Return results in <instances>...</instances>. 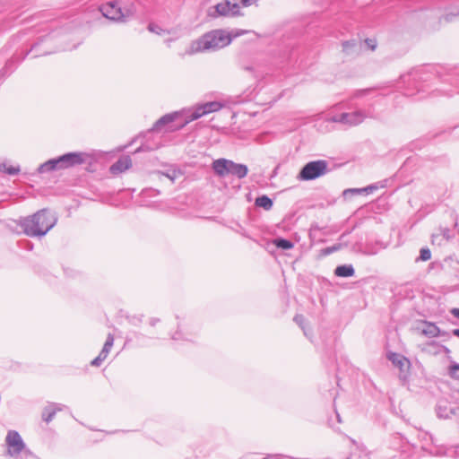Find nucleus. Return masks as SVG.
Instances as JSON below:
<instances>
[{
    "label": "nucleus",
    "instance_id": "f257e3e1",
    "mask_svg": "<svg viewBox=\"0 0 459 459\" xmlns=\"http://www.w3.org/2000/svg\"><path fill=\"white\" fill-rule=\"evenodd\" d=\"M206 114L207 111L204 108L203 105L196 107L189 117L180 122H178V119L183 116L181 111L166 114L154 123L153 126L148 130L147 134L175 132L182 129L189 122L198 119Z\"/></svg>",
    "mask_w": 459,
    "mask_h": 459
},
{
    "label": "nucleus",
    "instance_id": "f03ea898",
    "mask_svg": "<svg viewBox=\"0 0 459 459\" xmlns=\"http://www.w3.org/2000/svg\"><path fill=\"white\" fill-rule=\"evenodd\" d=\"M56 218L50 214L47 209H42L32 216L23 218L20 221V226L28 236H44L56 223Z\"/></svg>",
    "mask_w": 459,
    "mask_h": 459
},
{
    "label": "nucleus",
    "instance_id": "7ed1b4c3",
    "mask_svg": "<svg viewBox=\"0 0 459 459\" xmlns=\"http://www.w3.org/2000/svg\"><path fill=\"white\" fill-rule=\"evenodd\" d=\"M231 42L230 36L223 30H217L204 34L199 39L193 41L187 54L206 50H216L228 46Z\"/></svg>",
    "mask_w": 459,
    "mask_h": 459
},
{
    "label": "nucleus",
    "instance_id": "20e7f679",
    "mask_svg": "<svg viewBox=\"0 0 459 459\" xmlns=\"http://www.w3.org/2000/svg\"><path fill=\"white\" fill-rule=\"evenodd\" d=\"M84 154L82 152H69L56 159H51L41 164L38 170L45 173L53 170L64 169L84 162Z\"/></svg>",
    "mask_w": 459,
    "mask_h": 459
},
{
    "label": "nucleus",
    "instance_id": "39448f33",
    "mask_svg": "<svg viewBox=\"0 0 459 459\" xmlns=\"http://www.w3.org/2000/svg\"><path fill=\"white\" fill-rule=\"evenodd\" d=\"M212 169L219 177H226L229 174L234 175L238 178H243L247 175L248 169L244 164L235 163L227 159H218L212 162Z\"/></svg>",
    "mask_w": 459,
    "mask_h": 459
},
{
    "label": "nucleus",
    "instance_id": "423d86ee",
    "mask_svg": "<svg viewBox=\"0 0 459 459\" xmlns=\"http://www.w3.org/2000/svg\"><path fill=\"white\" fill-rule=\"evenodd\" d=\"M328 172V162L325 160H318L307 162L299 171L298 179L309 181L316 179Z\"/></svg>",
    "mask_w": 459,
    "mask_h": 459
},
{
    "label": "nucleus",
    "instance_id": "0eeeda50",
    "mask_svg": "<svg viewBox=\"0 0 459 459\" xmlns=\"http://www.w3.org/2000/svg\"><path fill=\"white\" fill-rule=\"evenodd\" d=\"M257 0H224L214 6L215 13L221 16L241 15L240 7H247Z\"/></svg>",
    "mask_w": 459,
    "mask_h": 459
},
{
    "label": "nucleus",
    "instance_id": "6e6552de",
    "mask_svg": "<svg viewBox=\"0 0 459 459\" xmlns=\"http://www.w3.org/2000/svg\"><path fill=\"white\" fill-rule=\"evenodd\" d=\"M5 444L7 446V455L17 458L21 453L25 455H30V452L26 449L25 444L20 436V434L15 430H9L7 436L5 437Z\"/></svg>",
    "mask_w": 459,
    "mask_h": 459
},
{
    "label": "nucleus",
    "instance_id": "1a4fd4ad",
    "mask_svg": "<svg viewBox=\"0 0 459 459\" xmlns=\"http://www.w3.org/2000/svg\"><path fill=\"white\" fill-rule=\"evenodd\" d=\"M366 116L361 111H355L351 113H342L333 116L329 120L334 123H342L350 126L359 125L363 122Z\"/></svg>",
    "mask_w": 459,
    "mask_h": 459
},
{
    "label": "nucleus",
    "instance_id": "9d476101",
    "mask_svg": "<svg viewBox=\"0 0 459 459\" xmlns=\"http://www.w3.org/2000/svg\"><path fill=\"white\" fill-rule=\"evenodd\" d=\"M436 411L437 417L441 419H449L453 416L459 417V406H451L446 401H439Z\"/></svg>",
    "mask_w": 459,
    "mask_h": 459
},
{
    "label": "nucleus",
    "instance_id": "9b49d317",
    "mask_svg": "<svg viewBox=\"0 0 459 459\" xmlns=\"http://www.w3.org/2000/svg\"><path fill=\"white\" fill-rule=\"evenodd\" d=\"M100 12L106 18L109 20L121 22L125 21V14L122 13L121 9L112 3L103 4L100 7Z\"/></svg>",
    "mask_w": 459,
    "mask_h": 459
},
{
    "label": "nucleus",
    "instance_id": "f8f14e48",
    "mask_svg": "<svg viewBox=\"0 0 459 459\" xmlns=\"http://www.w3.org/2000/svg\"><path fill=\"white\" fill-rule=\"evenodd\" d=\"M114 343V336L111 333L108 334L107 340L104 343V346L100 352L99 356L96 357L91 362V366L99 367L108 357L112 346Z\"/></svg>",
    "mask_w": 459,
    "mask_h": 459
},
{
    "label": "nucleus",
    "instance_id": "ddd939ff",
    "mask_svg": "<svg viewBox=\"0 0 459 459\" xmlns=\"http://www.w3.org/2000/svg\"><path fill=\"white\" fill-rule=\"evenodd\" d=\"M114 343V336L111 333L108 334L107 340L104 343V346L100 352L99 356L96 357L91 362V366L99 367L108 357L112 346Z\"/></svg>",
    "mask_w": 459,
    "mask_h": 459
},
{
    "label": "nucleus",
    "instance_id": "4468645a",
    "mask_svg": "<svg viewBox=\"0 0 459 459\" xmlns=\"http://www.w3.org/2000/svg\"><path fill=\"white\" fill-rule=\"evenodd\" d=\"M388 359L393 363V365L398 368L401 372L406 371L410 367V361L404 356L395 352H390L387 355Z\"/></svg>",
    "mask_w": 459,
    "mask_h": 459
},
{
    "label": "nucleus",
    "instance_id": "2eb2a0df",
    "mask_svg": "<svg viewBox=\"0 0 459 459\" xmlns=\"http://www.w3.org/2000/svg\"><path fill=\"white\" fill-rule=\"evenodd\" d=\"M65 408V405L60 403H48L46 407H44L42 411V420L47 423L50 422L55 417L57 411H61Z\"/></svg>",
    "mask_w": 459,
    "mask_h": 459
},
{
    "label": "nucleus",
    "instance_id": "dca6fc26",
    "mask_svg": "<svg viewBox=\"0 0 459 459\" xmlns=\"http://www.w3.org/2000/svg\"><path fill=\"white\" fill-rule=\"evenodd\" d=\"M132 165V160L129 156H123L113 165H111L109 170L112 174H118L128 169Z\"/></svg>",
    "mask_w": 459,
    "mask_h": 459
},
{
    "label": "nucleus",
    "instance_id": "f3484780",
    "mask_svg": "<svg viewBox=\"0 0 459 459\" xmlns=\"http://www.w3.org/2000/svg\"><path fill=\"white\" fill-rule=\"evenodd\" d=\"M420 332L423 335L429 338L438 336L440 333V330L436 325L428 322L423 323Z\"/></svg>",
    "mask_w": 459,
    "mask_h": 459
},
{
    "label": "nucleus",
    "instance_id": "a211bd4d",
    "mask_svg": "<svg viewBox=\"0 0 459 459\" xmlns=\"http://www.w3.org/2000/svg\"><path fill=\"white\" fill-rule=\"evenodd\" d=\"M355 273L351 264L339 265L334 270V274L338 277H351Z\"/></svg>",
    "mask_w": 459,
    "mask_h": 459
},
{
    "label": "nucleus",
    "instance_id": "6ab92c4d",
    "mask_svg": "<svg viewBox=\"0 0 459 459\" xmlns=\"http://www.w3.org/2000/svg\"><path fill=\"white\" fill-rule=\"evenodd\" d=\"M377 187L374 185L368 186L363 188H349L343 191V195L347 196L348 195H357L361 193H372Z\"/></svg>",
    "mask_w": 459,
    "mask_h": 459
},
{
    "label": "nucleus",
    "instance_id": "aec40b11",
    "mask_svg": "<svg viewBox=\"0 0 459 459\" xmlns=\"http://www.w3.org/2000/svg\"><path fill=\"white\" fill-rule=\"evenodd\" d=\"M273 201L266 195L259 196L255 199V205L264 208L266 211L273 207Z\"/></svg>",
    "mask_w": 459,
    "mask_h": 459
},
{
    "label": "nucleus",
    "instance_id": "412c9836",
    "mask_svg": "<svg viewBox=\"0 0 459 459\" xmlns=\"http://www.w3.org/2000/svg\"><path fill=\"white\" fill-rule=\"evenodd\" d=\"M273 244L278 247L284 250H289L293 247V243L285 238H275Z\"/></svg>",
    "mask_w": 459,
    "mask_h": 459
},
{
    "label": "nucleus",
    "instance_id": "4be33fe9",
    "mask_svg": "<svg viewBox=\"0 0 459 459\" xmlns=\"http://www.w3.org/2000/svg\"><path fill=\"white\" fill-rule=\"evenodd\" d=\"M148 30L151 32L156 33V34L160 35V36H166V35L169 34V32L168 30L162 29L159 25L153 24V23L149 24Z\"/></svg>",
    "mask_w": 459,
    "mask_h": 459
},
{
    "label": "nucleus",
    "instance_id": "5701e85b",
    "mask_svg": "<svg viewBox=\"0 0 459 459\" xmlns=\"http://www.w3.org/2000/svg\"><path fill=\"white\" fill-rule=\"evenodd\" d=\"M204 108L207 111V114L219 110L221 105L217 101H212L203 104Z\"/></svg>",
    "mask_w": 459,
    "mask_h": 459
},
{
    "label": "nucleus",
    "instance_id": "b1692460",
    "mask_svg": "<svg viewBox=\"0 0 459 459\" xmlns=\"http://www.w3.org/2000/svg\"><path fill=\"white\" fill-rule=\"evenodd\" d=\"M449 376L455 379L459 380V364L458 363H453L448 369Z\"/></svg>",
    "mask_w": 459,
    "mask_h": 459
},
{
    "label": "nucleus",
    "instance_id": "393cba45",
    "mask_svg": "<svg viewBox=\"0 0 459 459\" xmlns=\"http://www.w3.org/2000/svg\"><path fill=\"white\" fill-rule=\"evenodd\" d=\"M431 258V253L429 248H421L420 249V259L422 261H428Z\"/></svg>",
    "mask_w": 459,
    "mask_h": 459
},
{
    "label": "nucleus",
    "instance_id": "a878e982",
    "mask_svg": "<svg viewBox=\"0 0 459 459\" xmlns=\"http://www.w3.org/2000/svg\"><path fill=\"white\" fill-rule=\"evenodd\" d=\"M294 321L304 330V333L307 334L304 328L305 318L301 315H297L294 317Z\"/></svg>",
    "mask_w": 459,
    "mask_h": 459
},
{
    "label": "nucleus",
    "instance_id": "bb28decb",
    "mask_svg": "<svg viewBox=\"0 0 459 459\" xmlns=\"http://www.w3.org/2000/svg\"><path fill=\"white\" fill-rule=\"evenodd\" d=\"M4 172H6L7 174L9 175H16L20 172V168L19 167H5L4 169Z\"/></svg>",
    "mask_w": 459,
    "mask_h": 459
},
{
    "label": "nucleus",
    "instance_id": "cd10ccee",
    "mask_svg": "<svg viewBox=\"0 0 459 459\" xmlns=\"http://www.w3.org/2000/svg\"><path fill=\"white\" fill-rule=\"evenodd\" d=\"M339 248H340V246H333V247H329L325 248L322 252H323L324 255H326L332 254L334 251L339 250Z\"/></svg>",
    "mask_w": 459,
    "mask_h": 459
},
{
    "label": "nucleus",
    "instance_id": "c85d7f7f",
    "mask_svg": "<svg viewBox=\"0 0 459 459\" xmlns=\"http://www.w3.org/2000/svg\"><path fill=\"white\" fill-rule=\"evenodd\" d=\"M457 14L455 13H447L442 17V19L446 22H451Z\"/></svg>",
    "mask_w": 459,
    "mask_h": 459
},
{
    "label": "nucleus",
    "instance_id": "c756f323",
    "mask_svg": "<svg viewBox=\"0 0 459 459\" xmlns=\"http://www.w3.org/2000/svg\"><path fill=\"white\" fill-rule=\"evenodd\" d=\"M366 43L368 44V46L372 49V50H375L377 45L375 43L374 40L372 39H366Z\"/></svg>",
    "mask_w": 459,
    "mask_h": 459
},
{
    "label": "nucleus",
    "instance_id": "7c9ffc66",
    "mask_svg": "<svg viewBox=\"0 0 459 459\" xmlns=\"http://www.w3.org/2000/svg\"><path fill=\"white\" fill-rule=\"evenodd\" d=\"M451 314L455 317L459 318V308H453V309H451Z\"/></svg>",
    "mask_w": 459,
    "mask_h": 459
},
{
    "label": "nucleus",
    "instance_id": "2f4dec72",
    "mask_svg": "<svg viewBox=\"0 0 459 459\" xmlns=\"http://www.w3.org/2000/svg\"><path fill=\"white\" fill-rule=\"evenodd\" d=\"M443 237L446 240H448L450 236H449V230H444V233H443Z\"/></svg>",
    "mask_w": 459,
    "mask_h": 459
},
{
    "label": "nucleus",
    "instance_id": "473e14b6",
    "mask_svg": "<svg viewBox=\"0 0 459 459\" xmlns=\"http://www.w3.org/2000/svg\"><path fill=\"white\" fill-rule=\"evenodd\" d=\"M439 349L444 351L446 353H449L450 352L449 349L447 347H446V346L441 345V346H439Z\"/></svg>",
    "mask_w": 459,
    "mask_h": 459
},
{
    "label": "nucleus",
    "instance_id": "72a5a7b5",
    "mask_svg": "<svg viewBox=\"0 0 459 459\" xmlns=\"http://www.w3.org/2000/svg\"><path fill=\"white\" fill-rule=\"evenodd\" d=\"M160 145V143H158V144H156V145H154V146H150V145H146V144H145V150H146V149H154V148H158Z\"/></svg>",
    "mask_w": 459,
    "mask_h": 459
},
{
    "label": "nucleus",
    "instance_id": "f704fd0d",
    "mask_svg": "<svg viewBox=\"0 0 459 459\" xmlns=\"http://www.w3.org/2000/svg\"><path fill=\"white\" fill-rule=\"evenodd\" d=\"M452 333H453L455 336H456V337H458V338H459V329H454V330L452 331Z\"/></svg>",
    "mask_w": 459,
    "mask_h": 459
},
{
    "label": "nucleus",
    "instance_id": "c9c22d12",
    "mask_svg": "<svg viewBox=\"0 0 459 459\" xmlns=\"http://www.w3.org/2000/svg\"><path fill=\"white\" fill-rule=\"evenodd\" d=\"M160 177H167V178H169L170 180H174V178L169 175H165V174H159Z\"/></svg>",
    "mask_w": 459,
    "mask_h": 459
},
{
    "label": "nucleus",
    "instance_id": "e433bc0d",
    "mask_svg": "<svg viewBox=\"0 0 459 459\" xmlns=\"http://www.w3.org/2000/svg\"><path fill=\"white\" fill-rule=\"evenodd\" d=\"M4 169H5V165L3 163H0V171L4 170Z\"/></svg>",
    "mask_w": 459,
    "mask_h": 459
},
{
    "label": "nucleus",
    "instance_id": "4c0bfd02",
    "mask_svg": "<svg viewBox=\"0 0 459 459\" xmlns=\"http://www.w3.org/2000/svg\"><path fill=\"white\" fill-rule=\"evenodd\" d=\"M336 416H337L338 421L341 422L340 415L338 413H336Z\"/></svg>",
    "mask_w": 459,
    "mask_h": 459
},
{
    "label": "nucleus",
    "instance_id": "58836bf2",
    "mask_svg": "<svg viewBox=\"0 0 459 459\" xmlns=\"http://www.w3.org/2000/svg\"><path fill=\"white\" fill-rule=\"evenodd\" d=\"M348 45H349V42H345V43L343 44V47H346V46H348Z\"/></svg>",
    "mask_w": 459,
    "mask_h": 459
}]
</instances>
